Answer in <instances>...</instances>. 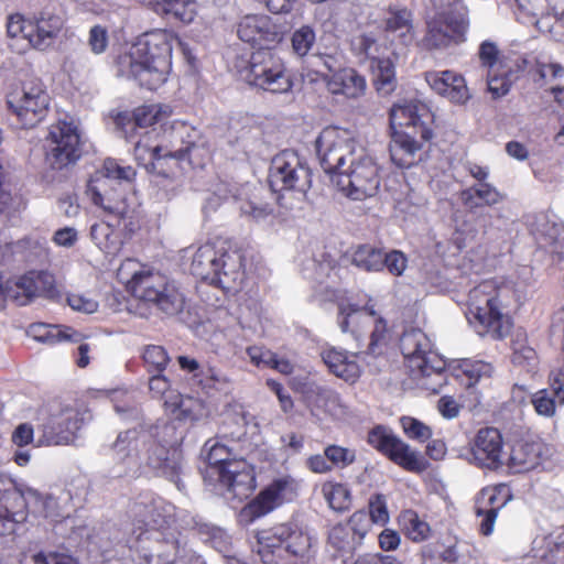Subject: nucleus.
<instances>
[{
    "instance_id": "1",
    "label": "nucleus",
    "mask_w": 564,
    "mask_h": 564,
    "mask_svg": "<svg viewBox=\"0 0 564 564\" xmlns=\"http://www.w3.org/2000/svg\"><path fill=\"white\" fill-rule=\"evenodd\" d=\"M237 35L246 43L258 47L241 73L250 85L272 94H285L293 83L282 61L271 48L284 36L283 26L265 14H247L237 24Z\"/></svg>"
},
{
    "instance_id": "2",
    "label": "nucleus",
    "mask_w": 564,
    "mask_h": 564,
    "mask_svg": "<svg viewBox=\"0 0 564 564\" xmlns=\"http://www.w3.org/2000/svg\"><path fill=\"white\" fill-rule=\"evenodd\" d=\"M173 40L164 30L144 34L130 53L119 56V75L137 80L141 87L156 89L170 72Z\"/></svg>"
},
{
    "instance_id": "3",
    "label": "nucleus",
    "mask_w": 564,
    "mask_h": 564,
    "mask_svg": "<svg viewBox=\"0 0 564 564\" xmlns=\"http://www.w3.org/2000/svg\"><path fill=\"white\" fill-rule=\"evenodd\" d=\"M150 440L143 445L141 464L155 470L176 485L184 488L181 480L183 473V454L180 445L184 438L175 422H164L151 427Z\"/></svg>"
},
{
    "instance_id": "4",
    "label": "nucleus",
    "mask_w": 564,
    "mask_h": 564,
    "mask_svg": "<svg viewBox=\"0 0 564 564\" xmlns=\"http://www.w3.org/2000/svg\"><path fill=\"white\" fill-rule=\"evenodd\" d=\"M465 314L480 336L490 334L492 338L501 339L509 334L512 326L509 316L500 312L497 291L489 281L469 291Z\"/></svg>"
},
{
    "instance_id": "5",
    "label": "nucleus",
    "mask_w": 564,
    "mask_h": 564,
    "mask_svg": "<svg viewBox=\"0 0 564 564\" xmlns=\"http://www.w3.org/2000/svg\"><path fill=\"white\" fill-rule=\"evenodd\" d=\"M132 296L154 305L167 316H174L184 308L185 299L174 282L160 273L135 272L128 282Z\"/></svg>"
},
{
    "instance_id": "6",
    "label": "nucleus",
    "mask_w": 564,
    "mask_h": 564,
    "mask_svg": "<svg viewBox=\"0 0 564 564\" xmlns=\"http://www.w3.org/2000/svg\"><path fill=\"white\" fill-rule=\"evenodd\" d=\"M80 155V137L77 127L65 120L52 124L46 137L45 164L47 170L59 172L62 173L61 177H65Z\"/></svg>"
},
{
    "instance_id": "7",
    "label": "nucleus",
    "mask_w": 564,
    "mask_h": 564,
    "mask_svg": "<svg viewBox=\"0 0 564 564\" xmlns=\"http://www.w3.org/2000/svg\"><path fill=\"white\" fill-rule=\"evenodd\" d=\"M268 182L275 193L295 192L304 199L312 187V172L297 153L284 150L272 159Z\"/></svg>"
},
{
    "instance_id": "8",
    "label": "nucleus",
    "mask_w": 564,
    "mask_h": 564,
    "mask_svg": "<svg viewBox=\"0 0 564 564\" xmlns=\"http://www.w3.org/2000/svg\"><path fill=\"white\" fill-rule=\"evenodd\" d=\"M319 164L325 173L337 178L347 167V160L354 159L355 142L346 130L327 127L315 141Z\"/></svg>"
},
{
    "instance_id": "9",
    "label": "nucleus",
    "mask_w": 564,
    "mask_h": 564,
    "mask_svg": "<svg viewBox=\"0 0 564 564\" xmlns=\"http://www.w3.org/2000/svg\"><path fill=\"white\" fill-rule=\"evenodd\" d=\"M368 443L404 470L421 474L429 468V462L420 452L383 425H377L368 433Z\"/></svg>"
},
{
    "instance_id": "10",
    "label": "nucleus",
    "mask_w": 564,
    "mask_h": 564,
    "mask_svg": "<svg viewBox=\"0 0 564 564\" xmlns=\"http://www.w3.org/2000/svg\"><path fill=\"white\" fill-rule=\"evenodd\" d=\"M335 182L339 191L355 200H362L376 195L380 185L376 163L365 155L351 159Z\"/></svg>"
},
{
    "instance_id": "11",
    "label": "nucleus",
    "mask_w": 564,
    "mask_h": 564,
    "mask_svg": "<svg viewBox=\"0 0 564 564\" xmlns=\"http://www.w3.org/2000/svg\"><path fill=\"white\" fill-rule=\"evenodd\" d=\"M400 349L414 375L429 377L444 369V361L432 352L429 337L419 328H411L402 334Z\"/></svg>"
},
{
    "instance_id": "12",
    "label": "nucleus",
    "mask_w": 564,
    "mask_h": 564,
    "mask_svg": "<svg viewBox=\"0 0 564 564\" xmlns=\"http://www.w3.org/2000/svg\"><path fill=\"white\" fill-rule=\"evenodd\" d=\"M150 440L148 431L129 429L120 432L110 448L118 458L112 477L121 478L135 471L141 465L143 445Z\"/></svg>"
},
{
    "instance_id": "13",
    "label": "nucleus",
    "mask_w": 564,
    "mask_h": 564,
    "mask_svg": "<svg viewBox=\"0 0 564 564\" xmlns=\"http://www.w3.org/2000/svg\"><path fill=\"white\" fill-rule=\"evenodd\" d=\"M228 500L243 501L256 489L253 468L245 459H234L227 467L218 469L214 481Z\"/></svg>"
},
{
    "instance_id": "14",
    "label": "nucleus",
    "mask_w": 564,
    "mask_h": 564,
    "mask_svg": "<svg viewBox=\"0 0 564 564\" xmlns=\"http://www.w3.org/2000/svg\"><path fill=\"white\" fill-rule=\"evenodd\" d=\"M24 494L12 479L0 476V536L15 533L18 525L28 519Z\"/></svg>"
},
{
    "instance_id": "15",
    "label": "nucleus",
    "mask_w": 564,
    "mask_h": 564,
    "mask_svg": "<svg viewBox=\"0 0 564 564\" xmlns=\"http://www.w3.org/2000/svg\"><path fill=\"white\" fill-rule=\"evenodd\" d=\"M430 117L427 108L422 104L406 100L394 104L389 112L391 133L406 132L431 140L433 132L425 120Z\"/></svg>"
},
{
    "instance_id": "16",
    "label": "nucleus",
    "mask_w": 564,
    "mask_h": 564,
    "mask_svg": "<svg viewBox=\"0 0 564 564\" xmlns=\"http://www.w3.org/2000/svg\"><path fill=\"white\" fill-rule=\"evenodd\" d=\"M10 300L18 305L29 304L35 296H43L50 300L59 299L54 276L48 272H31L21 276L14 288L8 290Z\"/></svg>"
},
{
    "instance_id": "17",
    "label": "nucleus",
    "mask_w": 564,
    "mask_h": 564,
    "mask_svg": "<svg viewBox=\"0 0 564 564\" xmlns=\"http://www.w3.org/2000/svg\"><path fill=\"white\" fill-rule=\"evenodd\" d=\"M382 25L388 37L403 47H409L416 39L414 13L405 6L389 4L384 9Z\"/></svg>"
},
{
    "instance_id": "18",
    "label": "nucleus",
    "mask_w": 564,
    "mask_h": 564,
    "mask_svg": "<svg viewBox=\"0 0 564 564\" xmlns=\"http://www.w3.org/2000/svg\"><path fill=\"white\" fill-rule=\"evenodd\" d=\"M88 192L95 205L116 216L119 220L127 217V186L122 183H108L107 180H93L88 184Z\"/></svg>"
},
{
    "instance_id": "19",
    "label": "nucleus",
    "mask_w": 564,
    "mask_h": 564,
    "mask_svg": "<svg viewBox=\"0 0 564 564\" xmlns=\"http://www.w3.org/2000/svg\"><path fill=\"white\" fill-rule=\"evenodd\" d=\"M502 437L495 427L480 429L475 436L470 449L476 465L488 469H497L502 465L501 460Z\"/></svg>"
},
{
    "instance_id": "20",
    "label": "nucleus",
    "mask_w": 564,
    "mask_h": 564,
    "mask_svg": "<svg viewBox=\"0 0 564 564\" xmlns=\"http://www.w3.org/2000/svg\"><path fill=\"white\" fill-rule=\"evenodd\" d=\"M243 256L237 250L221 251L219 263L212 285L220 288L226 293H237L243 283Z\"/></svg>"
},
{
    "instance_id": "21",
    "label": "nucleus",
    "mask_w": 564,
    "mask_h": 564,
    "mask_svg": "<svg viewBox=\"0 0 564 564\" xmlns=\"http://www.w3.org/2000/svg\"><path fill=\"white\" fill-rule=\"evenodd\" d=\"M79 430V421L72 412L53 415L42 425L40 445H65L74 441Z\"/></svg>"
},
{
    "instance_id": "22",
    "label": "nucleus",
    "mask_w": 564,
    "mask_h": 564,
    "mask_svg": "<svg viewBox=\"0 0 564 564\" xmlns=\"http://www.w3.org/2000/svg\"><path fill=\"white\" fill-rule=\"evenodd\" d=\"M536 241L551 252L564 254V223L552 219L547 214L540 213L531 223Z\"/></svg>"
},
{
    "instance_id": "23",
    "label": "nucleus",
    "mask_w": 564,
    "mask_h": 564,
    "mask_svg": "<svg viewBox=\"0 0 564 564\" xmlns=\"http://www.w3.org/2000/svg\"><path fill=\"white\" fill-rule=\"evenodd\" d=\"M30 31L24 33L30 44L39 50L48 48L63 28V20L59 15L50 12H41L34 23H29Z\"/></svg>"
},
{
    "instance_id": "24",
    "label": "nucleus",
    "mask_w": 564,
    "mask_h": 564,
    "mask_svg": "<svg viewBox=\"0 0 564 564\" xmlns=\"http://www.w3.org/2000/svg\"><path fill=\"white\" fill-rule=\"evenodd\" d=\"M358 356L359 352L349 356L348 351L336 347L324 348L321 352L328 370L347 382H355L360 377L361 370L356 361Z\"/></svg>"
},
{
    "instance_id": "25",
    "label": "nucleus",
    "mask_w": 564,
    "mask_h": 564,
    "mask_svg": "<svg viewBox=\"0 0 564 564\" xmlns=\"http://www.w3.org/2000/svg\"><path fill=\"white\" fill-rule=\"evenodd\" d=\"M426 82L433 90L453 102L464 104L469 99L464 77L451 70L427 73Z\"/></svg>"
},
{
    "instance_id": "26",
    "label": "nucleus",
    "mask_w": 564,
    "mask_h": 564,
    "mask_svg": "<svg viewBox=\"0 0 564 564\" xmlns=\"http://www.w3.org/2000/svg\"><path fill=\"white\" fill-rule=\"evenodd\" d=\"M392 141L390 145L391 160L401 169L413 166L420 159H416L417 152L429 140L421 139L420 135L409 134L406 132L391 133Z\"/></svg>"
},
{
    "instance_id": "27",
    "label": "nucleus",
    "mask_w": 564,
    "mask_h": 564,
    "mask_svg": "<svg viewBox=\"0 0 564 564\" xmlns=\"http://www.w3.org/2000/svg\"><path fill=\"white\" fill-rule=\"evenodd\" d=\"M332 94H343L348 98H358L366 91V79L354 68H340L324 77Z\"/></svg>"
},
{
    "instance_id": "28",
    "label": "nucleus",
    "mask_w": 564,
    "mask_h": 564,
    "mask_svg": "<svg viewBox=\"0 0 564 564\" xmlns=\"http://www.w3.org/2000/svg\"><path fill=\"white\" fill-rule=\"evenodd\" d=\"M35 100V106L50 102V96L40 78H28L21 87L10 93L7 97L9 109L14 112L24 107L26 101Z\"/></svg>"
},
{
    "instance_id": "29",
    "label": "nucleus",
    "mask_w": 564,
    "mask_h": 564,
    "mask_svg": "<svg viewBox=\"0 0 564 564\" xmlns=\"http://www.w3.org/2000/svg\"><path fill=\"white\" fill-rule=\"evenodd\" d=\"M460 199L471 216L478 215L485 207L501 202V194L488 183L470 186L460 193Z\"/></svg>"
},
{
    "instance_id": "30",
    "label": "nucleus",
    "mask_w": 564,
    "mask_h": 564,
    "mask_svg": "<svg viewBox=\"0 0 564 564\" xmlns=\"http://www.w3.org/2000/svg\"><path fill=\"white\" fill-rule=\"evenodd\" d=\"M556 400L564 403V372L554 375L551 391L540 390L533 393L530 402L539 415L551 417L555 414Z\"/></svg>"
},
{
    "instance_id": "31",
    "label": "nucleus",
    "mask_w": 564,
    "mask_h": 564,
    "mask_svg": "<svg viewBox=\"0 0 564 564\" xmlns=\"http://www.w3.org/2000/svg\"><path fill=\"white\" fill-rule=\"evenodd\" d=\"M221 251L224 249L218 250L210 243L200 246L193 256L191 263L192 274L202 281L213 284Z\"/></svg>"
},
{
    "instance_id": "32",
    "label": "nucleus",
    "mask_w": 564,
    "mask_h": 564,
    "mask_svg": "<svg viewBox=\"0 0 564 564\" xmlns=\"http://www.w3.org/2000/svg\"><path fill=\"white\" fill-rule=\"evenodd\" d=\"M195 148H196V144L194 142H188V144L185 148H181L176 151H170V152L162 154L161 147L155 145L153 148H148L147 144L142 143V141H138L134 147V153H135L137 159H140L142 156L143 152L149 151L151 162L145 165L147 170L151 173H156L158 175L169 177L170 176L169 173H166L162 167H160L162 165L161 161L164 159H167V158L175 159L178 161H182L185 159L189 160L191 152Z\"/></svg>"
},
{
    "instance_id": "33",
    "label": "nucleus",
    "mask_w": 564,
    "mask_h": 564,
    "mask_svg": "<svg viewBox=\"0 0 564 564\" xmlns=\"http://www.w3.org/2000/svg\"><path fill=\"white\" fill-rule=\"evenodd\" d=\"M202 455L207 462L204 479L209 482L214 481L215 477L218 475V469L227 467L229 463L237 459L232 448L218 442H213L212 440L204 444Z\"/></svg>"
},
{
    "instance_id": "34",
    "label": "nucleus",
    "mask_w": 564,
    "mask_h": 564,
    "mask_svg": "<svg viewBox=\"0 0 564 564\" xmlns=\"http://www.w3.org/2000/svg\"><path fill=\"white\" fill-rule=\"evenodd\" d=\"M275 535L279 539L282 553H288L290 557H293V563L299 558H304L310 551L311 536L302 530L281 525L276 529Z\"/></svg>"
},
{
    "instance_id": "35",
    "label": "nucleus",
    "mask_w": 564,
    "mask_h": 564,
    "mask_svg": "<svg viewBox=\"0 0 564 564\" xmlns=\"http://www.w3.org/2000/svg\"><path fill=\"white\" fill-rule=\"evenodd\" d=\"M348 257L350 263L361 271L373 273L383 270V250L370 243L351 248Z\"/></svg>"
},
{
    "instance_id": "36",
    "label": "nucleus",
    "mask_w": 564,
    "mask_h": 564,
    "mask_svg": "<svg viewBox=\"0 0 564 564\" xmlns=\"http://www.w3.org/2000/svg\"><path fill=\"white\" fill-rule=\"evenodd\" d=\"M289 486L286 479H276L270 486L264 488L258 497L250 503L251 513L254 517H261L272 511L284 499V491Z\"/></svg>"
},
{
    "instance_id": "37",
    "label": "nucleus",
    "mask_w": 564,
    "mask_h": 564,
    "mask_svg": "<svg viewBox=\"0 0 564 564\" xmlns=\"http://www.w3.org/2000/svg\"><path fill=\"white\" fill-rule=\"evenodd\" d=\"M148 6H152L158 13L172 15L174 19L191 23L196 15L195 2L191 0H143Z\"/></svg>"
},
{
    "instance_id": "38",
    "label": "nucleus",
    "mask_w": 564,
    "mask_h": 564,
    "mask_svg": "<svg viewBox=\"0 0 564 564\" xmlns=\"http://www.w3.org/2000/svg\"><path fill=\"white\" fill-rule=\"evenodd\" d=\"M28 334L35 340L42 343L54 344L63 340L77 343L82 335L74 330L72 327H64L56 325H48L44 323H36L30 325Z\"/></svg>"
},
{
    "instance_id": "39",
    "label": "nucleus",
    "mask_w": 564,
    "mask_h": 564,
    "mask_svg": "<svg viewBox=\"0 0 564 564\" xmlns=\"http://www.w3.org/2000/svg\"><path fill=\"white\" fill-rule=\"evenodd\" d=\"M540 446L533 443L518 444L509 457V466L514 473H527L540 465Z\"/></svg>"
},
{
    "instance_id": "40",
    "label": "nucleus",
    "mask_w": 564,
    "mask_h": 564,
    "mask_svg": "<svg viewBox=\"0 0 564 564\" xmlns=\"http://www.w3.org/2000/svg\"><path fill=\"white\" fill-rule=\"evenodd\" d=\"M161 539H156V555L164 564H174L178 557L185 554V542L180 532L171 531L160 533Z\"/></svg>"
},
{
    "instance_id": "41",
    "label": "nucleus",
    "mask_w": 564,
    "mask_h": 564,
    "mask_svg": "<svg viewBox=\"0 0 564 564\" xmlns=\"http://www.w3.org/2000/svg\"><path fill=\"white\" fill-rule=\"evenodd\" d=\"M364 319H369V315L359 306L354 304H339L337 323L341 332H350L355 335Z\"/></svg>"
},
{
    "instance_id": "42",
    "label": "nucleus",
    "mask_w": 564,
    "mask_h": 564,
    "mask_svg": "<svg viewBox=\"0 0 564 564\" xmlns=\"http://www.w3.org/2000/svg\"><path fill=\"white\" fill-rule=\"evenodd\" d=\"M375 85L379 94L390 95L395 89L394 65L389 58L376 59Z\"/></svg>"
},
{
    "instance_id": "43",
    "label": "nucleus",
    "mask_w": 564,
    "mask_h": 564,
    "mask_svg": "<svg viewBox=\"0 0 564 564\" xmlns=\"http://www.w3.org/2000/svg\"><path fill=\"white\" fill-rule=\"evenodd\" d=\"M536 73L541 79L554 82L555 84L551 87L557 100L561 99V95L564 97V67L557 63H538Z\"/></svg>"
},
{
    "instance_id": "44",
    "label": "nucleus",
    "mask_w": 564,
    "mask_h": 564,
    "mask_svg": "<svg viewBox=\"0 0 564 564\" xmlns=\"http://www.w3.org/2000/svg\"><path fill=\"white\" fill-rule=\"evenodd\" d=\"M142 359L149 373L163 372L170 362L167 351L159 345L145 346Z\"/></svg>"
},
{
    "instance_id": "45",
    "label": "nucleus",
    "mask_w": 564,
    "mask_h": 564,
    "mask_svg": "<svg viewBox=\"0 0 564 564\" xmlns=\"http://www.w3.org/2000/svg\"><path fill=\"white\" fill-rule=\"evenodd\" d=\"M424 43L429 48H443L454 43L453 35L445 30L444 23L436 18L427 22V33Z\"/></svg>"
},
{
    "instance_id": "46",
    "label": "nucleus",
    "mask_w": 564,
    "mask_h": 564,
    "mask_svg": "<svg viewBox=\"0 0 564 564\" xmlns=\"http://www.w3.org/2000/svg\"><path fill=\"white\" fill-rule=\"evenodd\" d=\"M135 174L132 166H122L115 159H107L104 162V174L98 180H107L108 183H130Z\"/></svg>"
},
{
    "instance_id": "47",
    "label": "nucleus",
    "mask_w": 564,
    "mask_h": 564,
    "mask_svg": "<svg viewBox=\"0 0 564 564\" xmlns=\"http://www.w3.org/2000/svg\"><path fill=\"white\" fill-rule=\"evenodd\" d=\"M477 226L481 229L484 236L489 239L499 237L502 226H506L507 220L499 213L480 212L478 215L473 216Z\"/></svg>"
},
{
    "instance_id": "48",
    "label": "nucleus",
    "mask_w": 564,
    "mask_h": 564,
    "mask_svg": "<svg viewBox=\"0 0 564 564\" xmlns=\"http://www.w3.org/2000/svg\"><path fill=\"white\" fill-rule=\"evenodd\" d=\"M50 102H43L42 106H35V100L26 101L24 107L14 112L24 128L36 126L48 110Z\"/></svg>"
},
{
    "instance_id": "49",
    "label": "nucleus",
    "mask_w": 564,
    "mask_h": 564,
    "mask_svg": "<svg viewBox=\"0 0 564 564\" xmlns=\"http://www.w3.org/2000/svg\"><path fill=\"white\" fill-rule=\"evenodd\" d=\"M400 424L404 434L410 440L423 443L432 437V429L415 417L402 416Z\"/></svg>"
},
{
    "instance_id": "50",
    "label": "nucleus",
    "mask_w": 564,
    "mask_h": 564,
    "mask_svg": "<svg viewBox=\"0 0 564 564\" xmlns=\"http://www.w3.org/2000/svg\"><path fill=\"white\" fill-rule=\"evenodd\" d=\"M315 40L316 35L314 29L310 25H302L292 34L291 42L293 52L300 57L307 55Z\"/></svg>"
},
{
    "instance_id": "51",
    "label": "nucleus",
    "mask_w": 564,
    "mask_h": 564,
    "mask_svg": "<svg viewBox=\"0 0 564 564\" xmlns=\"http://www.w3.org/2000/svg\"><path fill=\"white\" fill-rule=\"evenodd\" d=\"M436 19L441 23H444L445 30L449 32V35H453L454 43L462 41L467 29V22L463 15L454 13H440Z\"/></svg>"
},
{
    "instance_id": "52",
    "label": "nucleus",
    "mask_w": 564,
    "mask_h": 564,
    "mask_svg": "<svg viewBox=\"0 0 564 564\" xmlns=\"http://www.w3.org/2000/svg\"><path fill=\"white\" fill-rule=\"evenodd\" d=\"M329 542L338 551L350 552L356 546V540L350 536L347 525L337 524L329 532Z\"/></svg>"
},
{
    "instance_id": "53",
    "label": "nucleus",
    "mask_w": 564,
    "mask_h": 564,
    "mask_svg": "<svg viewBox=\"0 0 564 564\" xmlns=\"http://www.w3.org/2000/svg\"><path fill=\"white\" fill-rule=\"evenodd\" d=\"M325 456L330 465L345 468L356 460V452L354 449L341 447L338 445H328L325 447Z\"/></svg>"
},
{
    "instance_id": "54",
    "label": "nucleus",
    "mask_w": 564,
    "mask_h": 564,
    "mask_svg": "<svg viewBox=\"0 0 564 564\" xmlns=\"http://www.w3.org/2000/svg\"><path fill=\"white\" fill-rule=\"evenodd\" d=\"M159 121L160 107L158 105H148L134 110L131 124L133 127L147 128Z\"/></svg>"
},
{
    "instance_id": "55",
    "label": "nucleus",
    "mask_w": 564,
    "mask_h": 564,
    "mask_svg": "<svg viewBox=\"0 0 564 564\" xmlns=\"http://www.w3.org/2000/svg\"><path fill=\"white\" fill-rule=\"evenodd\" d=\"M404 519L408 521L406 531L411 540L419 542L427 538L430 525L425 521L420 520L415 512L406 511Z\"/></svg>"
},
{
    "instance_id": "56",
    "label": "nucleus",
    "mask_w": 564,
    "mask_h": 564,
    "mask_svg": "<svg viewBox=\"0 0 564 564\" xmlns=\"http://www.w3.org/2000/svg\"><path fill=\"white\" fill-rule=\"evenodd\" d=\"M406 264L408 259L403 252L399 250H392L390 252L383 251V269L387 268L392 275H402L406 269Z\"/></svg>"
},
{
    "instance_id": "57",
    "label": "nucleus",
    "mask_w": 564,
    "mask_h": 564,
    "mask_svg": "<svg viewBox=\"0 0 564 564\" xmlns=\"http://www.w3.org/2000/svg\"><path fill=\"white\" fill-rule=\"evenodd\" d=\"M463 371L469 379L477 382L482 378H490L494 372V367L482 360L465 361Z\"/></svg>"
},
{
    "instance_id": "58",
    "label": "nucleus",
    "mask_w": 564,
    "mask_h": 564,
    "mask_svg": "<svg viewBox=\"0 0 564 564\" xmlns=\"http://www.w3.org/2000/svg\"><path fill=\"white\" fill-rule=\"evenodd\" d=\"M327 502L329 507L335 511H345L349 508L350 503V495L349 491L344 488L343 486H336L334 487L327 495H326Z\"/></svg>"
},
{
    "instance_id": "59",
    "label": "nucleus",
    "mask_w": 564,
    "mask_h": 564,
    "mask_svg": "<svg viewBox=\"0 0 564 564\" xmlns=\"http://www.w3.org/2000/svg\"><path fill=\"white\" fill-rule=\"evenodd\" d=\"M240 210L243 215L250 217L256 221H259L271 215L273 208L268 203H257L254 200H248L241 204Z\"/></svg>"
},
{
    "instance_id": "60",
    "label": "nucleus",
    "mask_w": 564,
    "mask_h": 564,
    "mask_svg": "<svg viewBox=\"0 0 564 564\" xmlns=\"http://www.w3.org/2000/svg\"><path fill=\"white\" fill-rule=\"evenodd\" d=\"M370 520L376 523H386L389 514L386 505V498L381 494H376L369 499Z\"/></svg>"
},
{
    "instance_id": "61",
    "label": "nucleus",
    "mask_w": 564,
    "mask_h": 564,
    "mask_svg": "<svg viewBox=\"0 0 564 564\" xmlns=\"http://www.w3.org/2000/svg\"><path fill=\"white\" fill-rule=\"evenodd\" d=\"M34 564H77L75 558L64 552H39L33 556Z\"/></svg>"
},
{
    "instance_id": "62",
    "label": "nucleus",
    "mask_w": 564,
    "mask_h": 564,
    "mask_svg": "<svg viewBox=\"0 0 564 564\" xmlns=\"http://www.w3.org/2000/svg\"><path fill=\"white\" fill-rule=\"evenodd\" d=\"M370 523L369 516L364 511H357L355 512L348 521L349 530L352 531V536L355 538L357 535L358 540L356 541L357 544L361 542V540L365 538L368 527Z\"/></svg>"
},
{
    "instance_id": "63",
    "label": "nucleus",
    "mask_w": 564,
    "mask_h": 564,
    "mask_svg": "<svg viewBox=\"0 0 564 564\" xmlns=\"http://www.w3.org/2000/svg\"><path fill=\"white\" fill-rule=\"evenodd\" d=\"M67 304L77 312L93 314L98 310V302L82 294H69Z\"/></svg>"
},
{
    "instance_id": "64",
    "label": "nucleus",
    "mask_w": 564,
    "mask_h": 564,
    "mask_svg": "<svg viewBox=\"0 0 564 564\" xmlns=\"http://www.w3.org/2000/svg\"><path fill=\"white\" fill-rule=\"evenodd\" d=\"M257 554L263 564H280L279 560L283 557L282 549L279 544H263L258 541Z\"/></svg>"
}]
</instances>
